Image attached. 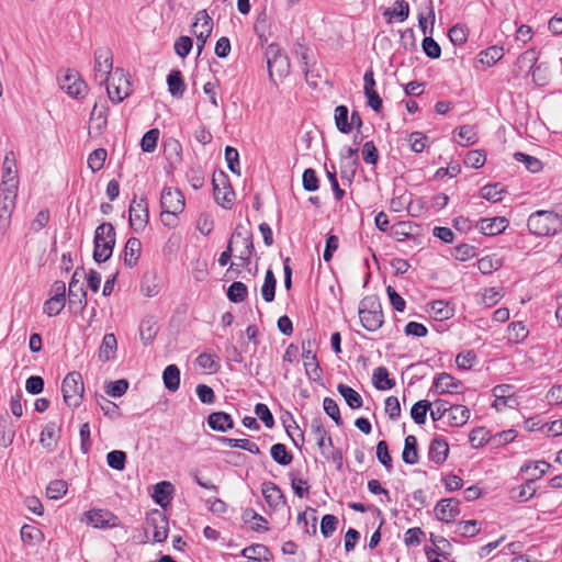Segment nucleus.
<instances>
[{"label": "nucleus", "mask_w": 562, "mask_h": 562, "mask_svg": "<svg viewBox=\"0 0 562 562\" xmlns=\"http://www.w3.org/2000/svg\"><path fill=\"white\" fill-rule=\"evenodd\" d=\"M528 229L537 236L555 235L562 231V204L553 210H540L530 214Z\"/></svg>", "instance_id": "1"}, {"label": "nucleus", "mask_w": 562, "mask_h": 562, "mask_svg": "<svg viewBox=\"0 0 562 562\" xmlns=\"http://www.w3.org/2000/svg\"><path fill=\"white\" fill-rule=\"evenodd\" d=\"M116 241L115 228L111 223L100 224L94 232L93 259L98 263L105 262L112 256Z\"/></svg>", "instance_id": "2"}, {"label": "nucleus", "mask_w": 562, "mask_h": 562, "mask_svg": "<svg viewBox=\"0 0 562 562\" xmlns=\"http://www.w3.org/2000/svg\"><path fill=\"white\" fill-rule=\"evenodd\" d=\"M359 318L369 331H375L383 325L382 306L376 296H366L359 305Z\"/></svg>", "instance_id": "3"}, {"label": "nucleus", "mask_w": 562, "mask_h": 562, "mask_svg": "<svg viewBox=\"0 0 562 562\" xmlns=\"http://www.w3.org/2000/svg\"><path fill=\"white\" fill-rule=\"evenodd\" d=\"M160 206L162 215L172 217V222L162 220L164 225L175 227L178 223L177 215L182 213L184 209V196L178 189L164 188L160 195Z\"/></svg>", "instance_id": "4"}, {"label": "nucleus", "mask_w": 562, "mask_h": 562, "mask_svg": "<svg viewBox=\"0 0 562 562\" xmlns=\"http://www.w3.org/2000/svg\"><path fill=\"white\" fill-rule=\"evenodd\" d=\"M61 392L68 407H79L85 392L81 374L77 371L69 372L63 380Z\"/></svg>", "instance_id": "5"}, {"label": "nucleus", "mask_w": 562, "mask_h": 562, "mask_svg": "<svg viewBox=\"0 0 562 562\" xmlns=\"http://www.w3.org/2000/svg\"><path fill=\"white\" fill-rule=\"evenodd\" d=\"M85 276V269L78 267L69 282L68 288V308L74 314H80L87 306V291L80 283V278Z\"/></svg>", "instance_id": "6"}, {"label": "nucleus", "mask_w": 562, "mask_h": 562, "mask_svg": "<svg viewBox=\"0 0 562 562\" xmlns=\"http://www.w3.org/2000/svg\"><path fill=\"white\" fill-rule=\"evenodd\" d=\"M266 58L270 79L274 74L280 78L289 74L290 60L278 44L272 43L266 48Z\"/></svg>", "instance_id": "7"}, {"label": "nucleus", "mask_w": 562, "mask_h": 562, "mask_svg": "<svg viewBox=\"0 0 562 562\" xmlns=\"http://www.w3.org/2000/svg\"><path fill=\"white\" fill-rule=\"evenodd\" d=\"M214 200L224 209H231L233 205L235 193L228 182L225 172H215L212 178Z\"/></svg>", "instance_id": "8"}, {"label": "nucleus", "mask_w": 562, "mask_h": 562, "mask_svg": "<svg viewBox=\"0 0 562 562\" xmlns=\"http://www.w3.org/2000/svg\"><path fill=\"white\" fill-rule=\"evenodd\" d=\"M213 30V20L206 10H200L195 14V21L192 24V33L196 37L198 56L201 55L207 38Z\"/></svg>", "instance_id": "9"}, {"label": "nucleus", "mask_w": 562, "mask_h": 562, "mask_svg": "<svg viewBox=\"0 0 562 562\" xmlns=\"http://www.w3.org/2000/svg\"><path fill=\"white\" fill-rule=\"evenodd\" d=\"M148 530H153V539L155 542L165 541L169 531L167 516L158 509L148 513L145 520V531Z\"/></svg>", "instance_id": "10"}, {"label": "nucleus", "mask_w": 562, "mask_h": 562, "mask_svg": "<svg viewBox=\"0 0 562 562\" xmlns=\"http://www.w3.org/2000/svg\"><path fill=\"white\" fill-rule=\"evenodd\" d=\"M112 53L109 48L101 47L94 52V79L100 85L109 81L112 76Z\"/></svg>", "instance_id": "11"}, {"label": "nucleus", "mask_w": 562, "mask_h": 562, "mask_svg": "<svg viewBox=\"0 0 562 562\" xmlns=\"http://www.w3.org/2000/svg\"><path fill=\"white\" fill-rule=\"evenodd\" d=\"M130 226L135 232L143 231L149 220L148 204L145 198H140L138 201L136 198L130 204Z\"/></svg>", "instance_id": "12"}, {"label": "nucleus", "mask_w": 562, "mask_h": 562, "mask_svg": "<svg viewBox=\"0 0 562 562\" xmlns=\"http://www.w3.org/2000/svg\"><path fill=\"white\" fill-rule=\"evenodd\" d=\"M115 77H117L119 83L114 85V82L109 83L108 81L106 90L109 99L113 103L117 104L121 103L124 99H126L131 94L132 90L130 81L126 79L122 69L117 68L114 70L112 75V80H114Z\"/></svg>", "instance_id": "13"}, {"label": "nucleus", "mask_w": 562, "mask_h": 562, "mask_svg": "<svg viewBox=\"0 0 562 562\" xmlns=\"http://www.w3.org/2000/svg\"><path fill=\"white\" fill-rule=\"evenodd\" d=\"M59 86L70 97L76 99L83 98L87 93L86 82L78 76L77 72L69 70L63 76V78H60Z\"/></svg>", "instance_id": "14"}, {"label": "nucleus", "mask_w": 562, "mask_h": 562, "mask_svg": "<svg viewBox=\"0 0 562 562\" xmlns=\"http://www.w3.org/2000/svg\"><path fill=\"white\" fill-rule=\"evenodd\" d=\"M311 431L316 440L323 457H327V448H333V439L324 427L321 417H314L311 422Z\"/></svg>", "instance_id": "15"}, {"label": "nucleus", "mask_w": 562, "mask_h": 562, "mask_svg": "<svg viewBox=\"0 0 562 562\" xmlns=\"http://www.w3.org/2000/svg\"><path fill=\"white\" fill-rule=\"evenodd\" d=\"M459 504V501L456 498H446L438 502L435 506L437 519L447 524L454 521L456 517L460 514Z\"/></svg>", "instance_id": "16"}, {"label": "nucleus", "mask_w": 562, "mask_h": 562, "mask_svg": "<svg viewBox=\"0 0 562 562\" xmlns=\"http://www.w3.org/2000/svg\"><path fill=\"white\" fill-rule=\"evenodd\" d=\"M87 520L94 528H109L116 526V516L106 509H92L86 513Z\"/></svg>", "instance_id": "17"}, {"label": "nucleus", "mask_w": 562, "mask_h": 562, "mask_svg": "<svg viewBox=\"0 0 562 562\" xmlns=\"http://www.w3.org/2000/svg\"><path fill=\"white\" fill-rule=\"evenodd\" d=\"M508 226V221L503 216L493 218H482L477 222L476 227L483 235L494 236L503 233Z\"/></svg>", "instance_id": "18"}, {"label": "nucleus", "mask_w": 562, "mask_h": 562, "mask_svg": "<svg viewBox=\"0 0 562 562\" xmlns=\"http://www.w3.org/2000/svg\"><path fill=\"white\" fill-rule=\"evenodd\" d=\"M449 445L443 438L437 437L430 441L428 448V458L436 464H442L448 457Z\"/></svg>", "instance_id": "19"}, {"label": "nucleus", "mask_w": 562, "mask_h": 562, "mask_svg": "<svg viewBox=\"0 0 562 562\" xmlns=\"http://www.w3.org/2000/svg\"><path fill=\"white\" fill-rule=\"evenodd\" d=\"M60 427L56 423L50 422L45 425L41 432L40 442L48 451L52 452L57 446L59 439Z\"/></svg>", "instance_id": "20"}, {"label": "nucleus", "mask_w": 562, "mask_h": 562, "mask_svg": "<svg viewBox=\"0 0 562 562\" xmlns=\"http://www.w3.org/2000/svg\"><path fill=\"white\" fill-rule=\"evenodd\" d=\"M461 385V381L454 379L452 375L446 372L438 374L434 381V387L439 394L458 393V390Z\"/></svg>", "instance_id": "21"}, {"label": "nucleus", "mask_w": 562, "mask_h": 562, "mask_svg": "<svg viewBox=\"0 0 562 562\" xmlns=\"http://www.w3.org/2000/svg\"><path fill=\"white\" fill-rule=\"evenodd\" d=\"M207 425L212 430L225 432L234 428V420L225 412H214L207 416Z\"/></svg>", "instance_id": "22"}, {"label": "nucleus", "mask_w": 562, "mask_h": 562, "mask_svg": "<svg viewBox=\"0 0 562 562\" xmlns=\"http://www.w3.org/2000/svg\"><path fill=\"white\" fill-rule=\"evenodd\" d=\"M261 492L269 506L277 508L285 504L284 495L276 483L263 482Z\"/></svg>", "instance_id": "23"}, {"label": "nucleus", "mask_w": 562, "mask_h": 562, "mask_svg": "<svg viewBox=\"0 0 562 562\" xmlns=\"http://www.w3.org/2000/svg\"><path fill=\"white\" fill-rule=\"evenodd\" d=\"M340 157V173L345 175V172L350 171V176H355L359 162L358 148L345 147Z\"/></svg>", "instance_id": "24"}, {"label": "nucleus", "mask_w": 562, "mask_h": 562, "mask_svg": "<svg viewBox=\"0 0 562 562\" xmlns=\"http://www.w3.org/2000/svg\"><path fill=\"white\" fill-rule=\"evenodd\" d=\"M142 252V243L137 237H130L124 247V263L133 268L137 265Z\"/></svg>", "instance_id": "25"}, {"label": "nucleus", "mask_w": 562, "mask_h": 562, "mask_svg": "<svg viewBox=\"0 0 562 562\" xmlns=\"http://www.w3.org/2000/svg\"><path fill=\"white\" fill-rule=\"evenodd\" d=\"M158 333L157 322L154 316H146L139 324V337L144 346L153 342Z\"/></svg>", "instance_id": "26"}, {"label": "nucleus", "mask_w": 562, "mask_h": 562, "mask_svg": "<svg viewBox=\"0 0 562 562\" xmlns=\"http://www.w3.org/2000/svg\"><path fill=\"white\" fill-rule=\"evenodd\" d=\"M168 91L173 98H182L186 91V83L182 72L173 69L167 76Z\"/></svg>", "instance_id": "27"}, {"label": "nucleus", "mask_w": 562, "mask_h": 562, "mask_svg": "<svg viewBox=\"0 0 562 562\" xmlns=\"http://www.w3.org/2000/svg\"><path fill=\"white\" fill-rule=\"evenodd\" d=\"M470 417V409L460 404L449 406L448 423L450 426L460 427L463 426Z\"/></svg>", "instance_id": "28"}, {"label": "nucleus", "mask_w": 562, "mask_h": 562, "mask_svg": "<svg viewBox=\"0 0 562 562\" xmlns=\"http://www.w3.org/2000/svg\"><path fill=\"white\" fill-rule=\"evenodd\" d=\"M172 492V484L170 482L162 481L154 485L153 498L156 502V504L164 508L169 504Z\"/></svg>", "instance_id": "29"}, {"label": "nucleus", "mask_w": 562, "mask_h": 562, "mask_svg": "<svg viewBox=\"0 0 562 562\" xmlns=\"http://www.w3.org/2000/svg\"><path fill=\"white\" fill-rule=\"evenodd\" d=\"M372 383L376 390L385 391L395 386V380L389 376V371L385 367H378L373 370Z\"/></svg>", "instance_id": "30"}, {"label": "nucleus", "mask_w": 562, "mask_h": 562, "mask_svg": "<svg viewBox=\"0 0 562 562\" xmlns=\"http://www.w3.org/2000/svg\"><path fill=\"white\" fill-rule=\"evenodd\" d=\"M241 555L247 559V561L252 559H260L266 562L272 560V553L265 544H251L243 549Z\"/></svg>", "instance_id": "31"}, {"label": "nucleus", "mask_w": 562, "mask_h": 562, "mask_svg": "<svg viewBox=\"0 0 562 562\" xmlns=\"http://www.w3.org/2000/svg\"><path fill=\"white\" fill-rule=\"evenodd\" d=\"M337 391L339 394L344 397L347 405L352 408L357 409L360 408L363 404L361 395L355 391L351 386L346 385L344 383L338 384Z\"/></svg>", "instance_id": "32"}, {"label": "nucleus", "mask_w": 562, "mask_h": 562, "mask_svg": "<svg viewBox=\"0 0 562 562\" xmlns=\"http://www.w3.org/2000/svg\"><path fill=\"white\" fill-rule=\"evenodd\" d=\"M402 459L406 464L411 465L418 462L417 439L414 435H408L405 438Z\"/></svg>", "instance_id": "33"}, {"label": "nucleus", "mask_w": 562, "mask_h": 562, "mask_svg": "<svg viewBox=\"0 0 562 562\" xmlns=\"http://www.w3.org/2000/svg\"><path fill=\"white\" fill-rule=\"evenodd\" d=\"M164 384L167 390L175 392L180 385V370L176 364H169L162 372Z\"/></svg>", "instance_id": "34"}, {"label": "nucleus", "mask_w": 562, "mask_h": 562, "mask_svg": "<svg viewBox=\"0 0 562 562\" xmlns=\"http://www.w3.org/2000/svg\"><path fill=\"white\" fill-rule=\"evenodd\" d=\"M2 182H19L18 171L14 155L12 151L8 153L2 164Z\"/></svg>", "instance_id": "35"}, {"label": "nucleus", "mask_w": 562, "mask_h": 562, "mask_svg": "<svg viewBox=\"0 0 562 562\" xmlns=\"http://www.w3.org/2000/svg\"><path fill=\"white\" fill-rule=\"evenodd\" d=\"M429 305L434 317L438 321L449 319L453 316L454 308L443 300H435Z\"/></svg>", "instance_id": "36"}, {"label": "nucleus", "mask_w": 562, "mask_h": 562, "mask_svg": "<svg viewBox=\"0 0 562 562\" xmlns=\"http://www.w3.org/2000/svg\"><path fill=\"white\" fill-rule=\"evenodd\" d=\"M302 357L306 360L304 367L307 373L310 368H312L314 372L319 371L316 353L313 351V342L310 339L302 341Z\"/></svg>", "instance_id": "37"}, {"label": "nucleus", "mask_w": 562, "mask_h": 562, "mask_svg": "<svg viewBox=\"0 0 562 562\" xmlns=\"http://www.w3.org/2000/svg\"><path fill=\"white\" fill-rule=\"evenodd\" d=\"M550 469V463L546 461H536L525 463L520 471L527 473L533 482L542 477V475Z\"/></svg>", "instance_id": "38"}, {"label": "nucleus", "mask_w": 562, "mask_h": 562, "mask_svg": "<svg viewBox=\"0 0 562 562\" xmlns=\"http://www.w3.org/2000/svg\"><path fill=\"white\" fill-rule=\"evenodd\" d=\"M218 440L231 447V448H239L243 450H246L254 454H259L260 449L257 443L248 440V439H234V438H227V437H220Z\"/></svg>", "instance_id": "39"}, {"label": "nucleus", "mask_w": 562, "mask_h": 562, "mask_svg": "<svg viewBox=\"0 0 562 562\" xmlns=\"http://www.w3.org/2000/svg\"><path fill=\"white\" fill-rule=\"evenodd\" d=\"M431 542L436 546V548L426 547L425 553L429 562H441L438 557L441 555L445 560L448 559L447 553H440L439 550H441L440 543L443 544V547L450 546L448 540L443 537H434L431 535Z\"/></svg>", "instance_id": "40"}, {"label": "nucleus", "mask_w": 562, "mask_h": 562, "mask_svg": "<svg viewBox=\"0 0 562 562\" xmlns=\"http://www.w3.org/2000/svg\"><path fill=\"white\" fill-rule=\"evenodd\" d=\"M117 347V341L114 336V334H105L103 336L100 349H99V357L103 361H109L113 353L115 352Z\"/></svg>", "instance_id": "41"}, {"label": "nucleus", "mask_w": 562, "mask_h": 562, "mask_svg": "<svg viewBox=\"0 0 562 562\" xmlns=\"http://www.w3.org/2000/svg\"><path fill=\"white\" fill-rule=\"evenodd\" d=\"M160 291V285L155 274H144L140 282V292L147 297L156 296Z\"/></svg>", "instance_id": "42"}, {"label": "nucleus", "mask_w": 562, "mask_h": 562, "mask_svg": "<svg viewBox=\"0 0 562 562\" xmlns=\"http://www.w3.org/2000/svg\"><path fill=\"white\" fill-rule=\"evenodd\" d=\"M431 403L427 400H420L416 402L411 408V416L413 420L418 425L426 423L427 412L431 407Z\"/></svg>", "instance_id": "43"}, {"label": "nucleus", "mask_w": 562, "mask_h": 562, "mask_svg": "<svg viewBox=\"0 0 562 562\" xmlns=\"http://www.w3.org/2000/svg\"><path fill=\"white\" fill-rule=\"evenodd\" d=\"M109 108L106 105H102L99 109L98 104H94L90 114V121L93 124V127L98 130V132H101L106 126Z\"/></svg>", "instance_id": "44"}, {"label": "nucleus", "mask_w": 562, "mask_h": 562, "mask_svg": "<svg viewBox=\"0 0 562 562\" xmlns=\"http://www.w3.org/2000/svg\"><path fill=\"white\" fill-rule=\"evenodd\" d=\"M276 285H277L276 277H274L273 272L269 269L266 272L265 281H263V284L261 286V295H262V299L267 303H270V302H272L274 300V296H276Z\"/></svg>", "instance_id": "45"}, {"label": "nucleus", "mask_w": 562, "mask_h": 562, "mask_svg": "<svg viewBox=\"0 0 562 562\" xmlns=\"http://www.w3.org/2000/svg\"><path fill=\"white\" fill-rule=\"evenodd\" d=\"M384 16H389V22H391L392 18H397L398 21H405L409 15V5L405 0H397L394 3L393 9H386L383 13Z\"/></svg>", "instance_id": "46"}, {"label": "nucleus", "mask_w": 562, "mask_h": 562, "mask_svg": "<svg viewBox=\"0 0 562 562\" xmlns=\"http://www.w3.org/2000/svg\"><path fill=\"white\" fill-rule=\"evenodd\" d=\"M270 453L273 461L280 465H289L293 460V456L283 443H274L270 449Z\"/></svg>", "instance_id": "47"}, {"label": "nucleus", "mask_w": 562, "mask_h": 562, "mask_svg": "<svg viewBox=\"0 0 562 562\" xmlns=\"http://www.w3.org/2000/svg\"><path fill=\"white\" fill-rule=\"evenodd\" d=\"M248 289L245 283L234 281L227 289V297L234 303L244 302L247 297Z\"/></svg>", "instance_id": "48"}, {"label": "nucleus", "mask_w": 562, "mask_h": 562, "mask_svg": "<svg viewBox=\"0 0 562 562\" xmlns=\"http://www.w3.org/2000/svg\"><path fill=\"white\" fill-rule=\"evenodd\" d=\"M348 108L346 105H338L335 109V123L340 133L348 134L351 131V124L348 121Z\"/></svg>", "instance_id": "49"}, {"label": "nucleus", "mask_w": 562, "mask_h": 562, "mask_svg": "<svg viewBox=\"0 0 562 562\" xmlns=\"http://www.w3.org/2000/svg\"><path fill=\"white\" fill-rule=\"evenodd\" d=\"M514 159L518 162H522L527 170L536 173L542 169V162L537 157L517 151L514 154Z\"/></svg>", "instance_id": "50"}, {"label": "nucleus", "mask_w": 562, "mask_h": 562, "mask_svg": "<svg viewBox=\"0 0 562 562\" xmlns=\"http://www.w3.org/2000/svg\"><path fill=\"white\" fill-rule=\"evenodd\" d=\"M505 189L501 183L487 184L481 189L482 198L493 203L501 201Z\"/></svg>", "instance_id": "51"}, {"label": "nucleus", "mask_w": 562, "mask_h": 562, "mask_svg": "<svg viewBox=\"0 0 562 562\" xmlns=\"http://www.w3.org/2000/svg\"><path fill=\"white\" fill-rule=\"evenodd\" d=\"M196 363L200 368L213 373L217 372L220 369L218 357L214 353H201L196 358Z\"/></svg>", "instance_id": "52"}, {"label": "nucleus", "mask_w": 562, "mask_h": 562, "mask_svg": "<svg viewBox=\"0 0 562 562\" xmlns=\"http://www.w3.org/2000/svg\"><path fill=\"white\" fill-rule=\"evenodd\" d=\"M241 518H243L245 524H250L251 521L257 520L258 522L251 525V529L255 530V531H266V530H268L267 527L261 526V524H260V522H265L266 524L267 520L261 515H259L255 509H252V508H246L243 512Z\"/></svg>", "instance_id": "53"}, {"label": "nucleus", "mask_w": 562, "mask_h": 562, "mask_svg": "<svg viewBox=\"0 0 562 562\" xmlns=\"http://www.w3.org/2000/svg\"><path fill=\"white\" fill-rule=\"evenodd\" d=\"M67 482L64 480H54L46 487V495L50 499H59L67 493Z\"/></svg>", "instance_id": "54"}, {"label": "nucleus", "mask_w": 562, "mask_h": 562, "mask_svg": "<svg viewBox=\"0 0 562 562\" xmlns=\"http://www.w3.org/2000/svg\"><path fill=\"white\" fill-rule=\"evenodd\" d=\"M106 158V150L104 148L94 149L88 157L87 164L92 172L102 169Z\"/></svg>", "instance_id": "55"}, {"label": "nucleus", "mask_w": 562, "mask_h": 562, "mask_svg": "<svg viewBox=\"0 0 562 562\" xmlns=\"http://www.w3.org/2000/svg\"><path fill=\"white\" fill-rule=\"evenodd\" d=\"M159 138V131L157 128H151L144 134L140 140L142 150L145 153H153L157 147V142Z\"/></svg>", "instance_id": "56"}, {"label": "nucleus", "mask_w": 562, "mask_h": 562, "mask_svg": "<svg viewBox=\"0 0 562 562\" xmlns=\"http://www.w3.org/2000/svg\"><path fill=\"white\" fill-rule=\"evenodd\" d=\"M323 408L337 426L342 425L344 422L340 415V409L335 400L330 397H325L323 401Z\"/></svg>", "instance_id": "57"}, {"label": "nucleus", "mask_w": 562, "mask_h": 562, "mask_svg": "<svg viewBox=\"0 0 562 562\" xmlns=\"http://www.w3.org/2000/svg\"><path fill=\"white\" fill-rule=\"evenodd\" d=\"M504 55L503 47L491 46L484 52H481L480 60L482 64H486L487 66H492L497 63Z\"/></svg>", "instance_id": "58"}, {"label": "nucleus", "mask_w": 562, "mask_h": 562, "mask_svg": "<svg viewBox=\"0 0 562 562\" xmlns=\"http://www.w3.org/2000/svg\"><path fill=\"white\" fill-rule=\"evenodd\" d=\"M302 184L305 191L314 192L319 188V180L317 178L316 171L312 168H307L304 170L302 175Z\"/></svg>", "instance_id": "59"}, {"label": "nucleus", "mask_w": 562, "mask_h": 562, "mask_svg": "<svg viewBox=\"0 0 562 562\" xmlns=\"http://www.w3.org/2000/svg\"><path fill=\"white\" fill-rule=\"evenodd\" d=\"M106 462L110 468L122 471L125 468L126 453L122 450H113L106 454Z\"/></svg>", "instance_id": "60"}, {"label": "nucleus", "mask_w": 562, "mask_h": 562, "mask_svg": "<svg viewBox=\"0 0 562 562\" xmlns=\"http://www.w3.org/2000/svg\"><path fill=\"white\" fill-rule=\"evenodd\" d=\"M97 403L102 409L103 414L108 416L110 419H116L120 417V408L115 403L109 401L102 395L97 398Z\"/></svg>", "instance_id": "61"}, {"label": "nucleus", "mask_w": 562, "mask_h": 562, "mask_svg": "<svg viewBox=\"0 0 562 562\" xmlns=\"http://www.w3.org/2000/svg\"><path fill=\"white\" fill-rule=\"evenodd\" d=\"M225 159L227 161L228 169L240 176V167H239V154L238 150L232 146H226L225 148Z\"/></svg>", "instance_id": "62"}, {"label": "nucleus", "mask_w": 562, "mask_h": 562, "mask_svg": "<svg viewBox=\"0 0 562 562\" xmlns=\"http://www.w3.org/2000/svg\"><path fill=\"white\" fill-rule=\"evenodd\" d=\"M490 439V432L484 427L473 429L469 435V441L473 448H480Z\"/></svg>", "instance_id": "63"}, {"label": "nucleus", "mask_w": 562, "mask_h": 562, "mask_svg": "<svg viewBox=\"0 0 562 562\" xmlns=\"http://www.w3.org/2000/svg\"><path fill=\"white\" fill-rule=\"evenodd\" d=\"M528 335V330L521 322L510 323L508 326L509 340L514 342L522 341Z\"/></svg>", "instance_id": "64"}]
</instances>
